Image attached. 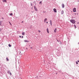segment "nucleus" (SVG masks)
Returning a JSON list of instances; mask_svg holds the SVG:
<instances>
[{
  "label": "nucleus",
  "instance_id": "nucleus-1",
  "mask_svg": "<svg viewBox=\"0 0 79 79\" xmlns=\"http://www.w3.org/2000/svg\"><path fill=\"white\" fill-rule=\"evenodd\" d=\"M71 23H72V24H75V20L74 19H71L70 20Z\"/></svg>",
  "mask_w": 79,
  "mask_h": 79
},
{
  "label": "nucleus",
  "instance_id": "nucleus-2",
  "mask_svg": "<svg viewBox=\"0 0 79 79\" xmlns=\"http://www.w3.org/2000/svg\"><path fill=\"white\" fill-rule=\"evenodd\" d=\"M34 9L36 11H37L38 10H37V7L35 6H34Z\"/></svg>",
  "mask_w": 79,
  "mask_h": 79
},
{
  "label": "nucleus",
  "instance_id": "nucleus-3",
  "mask_svg": "<svg viewBox=\"0 0 79 79\" xmlns=\"http://www.w3.org/2000/svg\"><path fill=\"white\" fill-rule=\"evenodd\" d=\"M73 12H76V8H74L73 9Z\"/></svg>",
  "mask_w": 79,
  "mask_h": 79
},
{
  "label": "nucleus",
  "instance_id": "nucleus-4",
  "mask_svg": "<svg viewBox=\"0 0 79 79\" xmlns=\"http://www.w3.org/2000/svg\"><path fill=\"white\" fill-rule=\"evenodd\" d=\"M53 10H54V11L55 12V13H56V9L55 8H54L53 9Z\"/></svg>",
  "mask_w": 79,
  "mask_h": 79
},
{
  "label": "nucleus",
  "instance_id": "nucleus-5",
  "mask_svg": "<svg viewBox=\"0 0 79 79\" xmlns=\"http://www.w3.org/2000/svg\"><path fill=\"white\" fill-rule=\"evenodd\" d=\"M62 7L63 8H64V4H62Z\"/></svg>",
  "mask_w": 79,
  "mask_h": 79
},
{
  "label": "nucleus",
  "instance_id": "nucleus-6",
  "mask_svg": "<svg viewBox=\"0 0 79 79\" xmlns=\"http://www.w3.org/2000/svg\"><path fill=\"white\" fill-rule=\"evenodd\" d=\"M64 14V11L63 10H62L61 11V15H63Z\"/></svg>",
  "mask_w": 79,
  "mask_h": 79
},
{
  "label": "nucleus",
  "instance_id": "nucleus-7",
  "mask_svg": "<svg viewBox=\"0 0 79 79\" xmlns=\"http://www.w3.org/2000/svg\"><path fill=\"white\" fill-rule=\"evenodd\" d=\"M47 19H45L44 20V22H46V21H47Z\"/></svg>",
  "mask_w": 79,
  "mask_h": 79
},
{
  "label": "nucleus",
  "instance_id": "nucleus-8",
  "mask_svg": "<svg viewBox=\"0 0 79 79\" xmlns=\"http://www.w3.org/2000/svg\"><path fill=\"white\" fill-rule=\"evenodd\" d=\"M24 42H28L29 41H27V40H24Z\"/></svg>",
  "mask_w": 79,
  "mask_h": 79
},
{
  "label": "nucleus",
  "instance_id": "nucleus-9",
  "mask_svg": "<svg viewBox=\"0 0 79 79\" xmlns=\"http://www.w3.org/2000/svg\"><path fill=\"white\" fill-rule=\"evenodd\" d=\"M47 32L48 33H49V31H48V28H47Z\"/></svg>",
  "mask_w": 79,
  "mask_h": 79
},
{
  "label": "nucleus",
  "instance_id": "nucleus-10",
  "mask_svg": "<svg viewBox=\"0 0 79 79\" xmlns=\"http://www.w3.org/2000/svg\"><path fill=\"white\" fill-rule=\"evenodd\" d=\"M6 61H8L9 60L8 59V57L6 58Z\"/></svg>",
  "mask_w": 79,
  "mask_h": 79
},
{
  "label": "nucleus",
  "instance_id": "nucleus-11",
  "mask_svg": "<svg viewBox=\"0 0 79 79\" xmlns=\"http://www.w3.org/2000/svg\"><path fill=\"white\" fill-rule=\"evenodd\" d=\"M74 27H75V29H76L77 27H76V26L75 24L74 25Z\"/></svg>",
  "mask_w": 79,
  "mask_h": 79
},
{
  "label": "nucleus",
  "instance_id": "nucleus-12",
  "mask_svg": "<svg viewBox=\"0 0 79 79\" xmlns=\"http://www.w3.org/2000/svg\"><path fill=\"white\" fill-rule=\"evenodd\" d=\"M56 30H57V29H56V28H55L54 31V32H56Z\"/></svg>",
  "mask_w": 79,
  "mask_h": 79
},
{
  "label": "nucleus",
  "instance_id": "nucleus-13",
  "mask_svg": "<svg viewBox=\"0 0 79 79\" xmlns=\"http://www.w3.org/2000/svg\"><path fill=\"white\" fill-rule=\"evenodd\" d=\"M22 35H25V33L24 32H23L22 33Z\"/></svg>",
  "mask_w": 79,
  "mask_h": 79
},
{
  "label": "nucleus",
  "instance_id": "nucleus-14",
  "mask_svg": "<svg viewBox=\"0 0 79 79\" xmlns=\"http://www.w3.org/2000/svg\"><path fill=\"white\" fill-rule=\"evenodd\" d=\"M8 46L9 47H11V44H8Z\"/></svg>",
  "mask_w": 79,
  "mask_h": 79
},
{
  "label": "nucleus",
  "instance_id": "nucleus-15",
  "mask_svg": "<svg viewBox=\"0 0 79 79\" xmlns=\"http://www.w3.org/2000/svg\"><path fill=\"white\" fill-rule=\"evenodd\" d=\"M0 26H2V22H1V21H0Z\"/></svg>",
  "mask_w": 79,
  "mask_h": 79
},
{
  "label": "nucleus",
  "instance_id": "nucleus-16",
  "mask_svg": "<svg viewBox=\"0 0 79 79\" xmlns=\"http://www.w3.org/2000/svg\"><path fill=\"white\" fill-rule=\"evenodd\" d=\"M10 16H13V13H11L10 14Z\"/></svg>",
  "mask_w": 79,
  "mask_h": 79
},
{
  "label": "nucleus",
  "instance_id": "nucleus-17",
  "mask_svg": "<svg viewBox=\"0 0 79 79\" xmlns=\"http://www.w3.org/2000/svg\"><path fill=\"white\" fill-rule=\"evenodd\" d=\"M52 23V20H50V24Z\"/></svg>",
  "mask_w": 79,
  "mask_h": 79
},
{
  "label": "nucleus",
  "instance_id": "nucleus-18",
  "mask_svg": "<svg viewBox=\"0 0 79 79\" xmlns=\"http://www.w3.org/2000/svg\"><path fill=\"white\" fill-rule=\"evenodd\" d=\"M9 23L10 24V25L11 26H12V24H11V23H10V22H9Z\"/></svg>",
  "mask_w": 79,
  "mask_h": 79
},
{
  "label": "nucleus",
  "instance_id": "nucleus-19",
  "mask_svg": "<svg viewBox=\"0 0 79 79\" xmlns=\"http://www.w3.org/2000/svg\"><path fill=\"white\" fill-rule=\"evenodd\" d=\"M76 63L77 64H78V62L77 61H76Z\"/></svg>",
  "mask_w": 79,
  "mask_h": 79
},
{
  "label": "nucleus",
  "instance_id": "nucleus-20",
  "mask_svg": "<svg viewBox=\"0 0 79 79\" xmlns=\"http://www.w3.org/2000/svg\"><path fill=\"white\" fill-rule=\"evenodd\" d=\"M40 4H42V1H40V3H39Z\"/></svg>",
  "mask_w": 79,
  "mask_h": 79
},
{
  "label": "nucleus",
  "instance_id": "nucleus-21",
  "mask_svg": "<svg viewBox=\"0 0 79 79\" xmlns=\"http://www.w3.org/2000/svg\"><path fill=\"white\" fill-rule=\"evenodd\" d=\"M31 6H32L33 5L32 4V3H31Z\"/></svg>",
  "mask_w": 79,
  "mask_h": 79
},
{
  "label": "nucleus",
  "instance_id": "nucleus-22",
  "mask_svg": "<svg viewBox=\"0 0 79 79\" xmlns=\"http://www.w3.org/2000/svg\"><path fill=\"white\" fill-rule=\"evenodd\" d=\"M4 2H6V0H4Z\"/></svg>",
  "mask_w": 79,
  "mask_h": 79
},
{
  "label": "nucleus",
  "instance_id": "nucleus-23",
  "mask_svg": "<svg viewBox=\"0 0 79 79\" xmlns=\"http://www.w3.org/2000/svg\"><path fill=\"white\" fill-rule=\"evenodd\" d=\"M10 75H12V74H11V72H10Z\"/></svg>",
  "mask_w": 79,
  "mask_h": 79
},
{
  "label": "nucleus",
  "instance_id": "nucleus-24",
  "mask_svg": "<svg viewBox=\"0 0 79 79\" xmlns=\"http://www.w3.org/2000/svg\"><path fill=\"white\" fill-rule=\"evenodd\" d=\"M2 31V28H0V32H1Z\"/></svg>",
  "mask_w": 79,
  "mask_h": 79
},
{
  "label": "nucleus",
  "instance_id": "nucleus-25",
  "mask_svg": "<svg viewBox=\"0 0 79 79\" xmlns=\"http://www.w3.org/2000/svg\"><path fill=\"white\" fill-rule=\"evenodd\" d=\"M34 3H35V1H34L33 2Z\"/></svg>",
  "mask_w": 79,
  "mask_h": 79
},
{
  "label": "nucleus",
  "instance_id": "nucleus-26",
  "mask_svg": "<svg viewBox=\"0 0 79 79\" xmlns=\"http://www.w3.org/2000/svg\"><path fill=\"white\" fill-rule=\"evenodd\" d=\"M57 42H60V41H59L57 39Z\"/></svg>",
  "mask_w": 79,
  "mask_h": 79
},
{
  "label": "nucleus",
  "instance_id": "nucleus-27",
  "mask_svg": "<svg viewBox=\"0 0 79 79\" xmlns=\"http://www.w3.org/2000/svg\"><path fill=\"white\" fill-rule=\"evenodd\" d=\"M50 24L51 26H52V23H50Z\"/></svg>",
  "mask_w": 79,
  "mask_h": 79
},
{
  "label": "nucleus",
  "instance_id": "nucleus-28",
  "mask_svg": "<svg viewBox=\"0 0 79 79\" xmlns=\"http://www.w3.org/2000/svg\"><path fill=\"white\" fill-rule=\"evenodd\" d=\"M19 37H20V38H21V36H19Z\"/></svg>",
  "mask_w": 79,
  "mask_h": 79
},
{
  "label": "nucleus",
  "instance_id": "nucleus-29",
  "mask_svg": "<svg viewBox=\"0 0 79 79\" xmlns=\"http://www.w3.org/2000/svg\"><path fill=\"white\" fill-rule=\"evenodd\" d=\"M8 72V73H10V71H9Z\"/></svg>",
  "mask_w": 79,
  "mask_h": 79
},
{
  "label": "nucleus",
  "instance_id": "nucleus-30",
  "mask_svg": "<svg viewBox=\"0 0 79 79\" xmlns=\"http://www.w3.org/2000/svg\"><path fill=\"white\" fill-rule=\"evenodd\" d=\"M38 31L39 32H40V30H39Z\"/></svg>",
  "mask_w": 79,
  "mask_h": 79
},
{
  "label": "nucleus",
  "instance_id": "nucleus-31",
  "mask_svg": "<svg viewBox=\"0 0 79 79\" xmlns=\"http://www.w3.org/2000/svg\"><path fill=\"white\" fill-rule=\"evenodd\" d=\"M60 44H61V41H60Z\"/></svg>",
  "mask_w": 79,
  "mask_h": 79
},
{
  "label": "nucleus",
  "instance_id": "nucleus-32",
  "mask_svg": "<svg viewBox=\"0 0 79 79\" xmlns=\"http://www.w3.org/2000/svg\"><path fill=\"white\" fill-rule=\"evenodd\" d=\"M23 37H24L23 36H22V38H23Z\"/></svg>",
  "mask_w": 79,
  "mask_h": 79
},
{
  "label": "nucleus",
  "instance_id": "nucleus-33",
  "mask_svg": "<svg viewBox=\"0 0 79 79\" xmlns=\"http://www.w3.org/2000/svg\"><path fill=\"white\" fill-rule=\"evenodd\" d=\"M2 19H4L3 18H2Z\"/></svg>",
  "mask_w": 79,
  "mask_h": 79
},
{
  "label": "nucleus",
  "instance_id": "nucleus-34",
  "mask_svg": "<svg viewBox=\"0 0 79 79\" xmlns=\"http://www.w3.org/2000/svg\"><path fill=\"white\" fill-rule=\"evenodd\" d=\"M46 23H47V24H48V22H47Z\"/></svg>",
  "mask_w": 79,
  "mask_h": 79
},
{
  "label": "nucleus",
  "instance_id": "nucleus-35",
  "mask_svg": "<svg viewBox=\"0 0 79 79\" xmlns=\"http://www.w3.org/2000/svg\"><path fill=\"white\" fill-rule=\"evenodd\" d=\"M79 22L77 23V24H79Z\"/></svg>",
  "mask_w": 79,
  "mask_h": 79
},
{
  "label": "nucleus",
  "instance_id": "nucleus-36",
  "mask_svg": "<svg viewBox=\"0 0 79 79\" xmlns=\"http://www.w3.org/2000/svg\"><path fill=\"white\" fill-rule=\"evenodd\" d=\"M21 51H20V52L19 53V54H20V53H21Z\"/></svg>",
  "mask_w": 79,
  "mask_h": 79
},
{
  "label": "nucleus",
  "instance_id": "nucleus-37",
  "mask_svg": "<svg viewBox=\"0 0 79 79\" xmlns=\"http://www.w3.org/2000/svg\"><path fill=\"white\" fill-rule=\"evenodd\" d=\"M64 42H65V43H66V41H64Z\"/></svg>",
  "mask_w": 79,
  "mask_h": 79
},
{
  "label": "nucleus",
  "instance_id": "nucleus-38",
  "mask_svg": "<svg viewBox=\"0 0 79 79\" xmlns=\"http://www.w3.org/2000/svg\"><path fill=\"white\" fill-rule=\"evenodd\" d=\"M32 13H34V11H31Z\"/></svg>",
  "mask_w": 79,
  "mask_h": 79
},
{
  "label": "nucleus",
  "instance_id": "nucleus-39",
  "mask_svg": "<svg viewBox=\"0 0 79 79\" xmlns=\"http://www.w3.org/2000/svg\"><path fill=\"white\" fill-rule=\"evenodd\" d=\"M23 21L22 22V23H23Z\"/></svg>",
  "mask_w": 79,
  "mask_h": 79
},
{
  "label": "nucleus",
  "instance_id": "nucleus-40",
  "mask_svg": "<svg viewBox=\"0 0 79 79\" xmlns=\"http://www.w3.org/2000/svg\"><path fill=\"white\" fill-rule=\"evenodd\" d=\"M45 12H46L44 11L43 12L44 13H45Z\"/></svg>",
  "mask_w": 79,
  "mask_h": 79
},
{
  "label": "nucleus",
  "instance_id": "nucleus-41",
  "mask_svg": "<svg viewBox=\"0 0 79 79\" xmlns=\"http://www.w3.org/2000/svg\"><path fill=\"white\" fill-rule=\"evenodd\" d=\"M75 15H76V13H75Z\"/></svg>",
  "mask_w": 79,
  "mask_h": 79
},
{
  "label": "nucleus",
  "instance_id": "nucleus-42",
  "mask_svg": "<svg viewBox=\"0 0 79 79\" xmlns=\"http://www.w3.org/2000/svg\"><path fill=\"white\" fill-rule=\"evenodd\" d=\"M36 5V3H35V5Z\"/></svg>",
  "mask_w": 79,
  "mask_h": 79
},
{
  "label": "nucleus",
  "instance_id": "nucleus-43",
  "mask_svg": "<svg viewBox=\"0 0 79 79\" xmlns=\"http://www.w3.org/2000/svg\"><path fill=\"white\" fill-rule=\"evenodd\" d=\"M77 15H78V13H77Z\"/></svg>",
  "mask_w": 79,
  "mask_h": 79
},
{
  "label": "nucleus",
  "instance_id": "nucleus-44",
  "mask_svg": "<svg viewBox=\"0 0 79 79\" xmlns=\"http://www.w3.org/2000/svg\"><path fill=\"white\" fill-rule=\"evenodd\" d=\"M26 49H27V48H26Z\"/></svg>",
  "mask_w": 79,
  "mask_h": 79
},
{
  "label": "nucleus",
  "instance_id": "nucleus-45",
  "mask_svg": "<svg viewBox=\"0 0 79 79\" xmlns=\"http://www.w3.org/2000/svg\"><path fill=\"white\" fill-rule=\"evenodd\" d=\"M78 2H79V1H78Z\"/></svg>",
  "mask_w": 79,
  "mask_h": 79
},
{
  "label": "nucleus",
  "instance_id": "nucleus-46",
  "mask_svg": "<svg viewBox=\"0 0 79 79\" xmlns=\"http://www.w3.org/2000/svg\"><path fill=\"white\" fill-rule=\"evenodd\" d=\"M31 9H32V7L31 8Z\"/></svg>",
  "mask_w": 79,
  "mask_h": 79
},
{
  "label": "nucleus",
  "instance_id": "nucleus-47",
  "mask_svg": "<svg viewBox=\"0 0 79 79\" xmlns=\"http://www.w3.org/2000/svg\"><path fill=\"white\" fill-rule=\"evenodd\" d=\"M32 48V47H31V48Z\"/></svg>",
  "mask_w": 79,
  "mask_h": 79
},
{
  "label": "nucleus",
  "instance_id": "nucleus-48",
  "mask_svg": "<svg viewBox=\"0 0 79 79\" xmlns=\"http://www.w3.org/2000/svg\"><path fill=\"white\" fill-rule=\"evenodd\" d=\"M78 44H79V43H78Z\"/></svg>",
  "mask_w": 79,
  "mask_h": 79
},
{
  "label": "nucleus",
  "instance_id": "nucleus-49",
  "mask_svg": "<svg viewBox=\"0 0 79 79\" xmlns=\"http://www.w3.org/2000/svg\"><path fill=\"white\" fill-rule=\"evenodd\" d=\"M56 74H57V73H56Z\"/></svg>",
  "mask_w": 79,
  "mask_h": 79
},
{
  "label": "nucleus",
  "instance_id": "nucleus-50",
  "mask_svg": "<svg viewBox=\"0 0 79 79\" xmlns=\"http://www.w3.org/2000/svg\"><path fill=\"white\" fill-rule=\"evenodd\" d=\"M63 79H64V78H63Z\"/></svg>",
  "mask_w": 79,
  "mask_h": 79
}]
</instances>
